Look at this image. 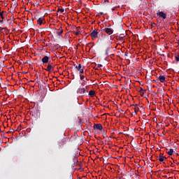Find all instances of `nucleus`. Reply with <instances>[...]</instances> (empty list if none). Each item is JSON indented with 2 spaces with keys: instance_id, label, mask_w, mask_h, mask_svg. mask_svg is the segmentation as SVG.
<instances>
[{
  "instance_id": "nucleus-1",
  "label": "nucleus",
  "mask_w": 179,
  "mask_h": 179,
  "mask_svg": "<svg viewBox=\"0 0 179 179\" xmlns=\"http://www.w3.org/2000/svg\"><path fill=\"white\" fill-rule=\"evenodd\" d=\"M99 34V32H97V29H94L92 31V32L90 34V36L92 37V40H94V38H97V36Z\"/></svg>"
},
{
  "instance_id": "nucleus-2",
  "label": "nucleus",
  "mask_w": 179,
  "mask_h": 179,
  "mask_svg": "<svg viewBox=\"0 0 179 179\" xmlns=\"http://www.w3.org/2000/svg\"><path fill=\"white\" fill-rule=\"evenodd\" d=\"M76 69H77V71H78L80 73H85V71L82 68L81 64H79L78 65L76 66Z\"/></svg>"
},
{
  "instance_id": "nucleus-3",
  "label": "nucleus",
  "mask_w": 179,
  "mask_h": 179,
  "mask_svg": "<svg viewBox=\"0 0 179 179\" xmlns=\"http://www.w3.org/2000/svg\"><path fill=\"white\" fill-rule=\"evenodd\" d=\"M103 31H106V34H108V36H111V34L114 33V30L110 28H105Z\"/></svg>"
},
{
  "instance_id": "nucleus-4",
  "label": "nucleus",
  "mask_w": 179,
  "mask_h": 179,
  "mask_svg": "<svg viewBox=\"0 0 179 179\" xmlns=\"http://www.w3.org/2000/svg\"><path fill=\"white\" fill-rule=\"evenodd\" d=\"M157 16H159V17H162V19H167V15L164 13L163 11L157 13Z\"/></svg>"
},
{
  "instance_id": "nucleus-5",
  "label": "nucleus",
  "mask_w": 179,
  "mask_h": 179,
  "mask_svg": "<svg viewBox=\"0 0 179 179\" xmlns=\"http://www.w3.org/2000/svg\"><path fill=\"white\" fill-rule=\"evenodd\" d=\"M42 62H43V65H44V64H48V62H50V57L48 56H45L42 58Z\"/></svg>"
},
{
  "instance_id": "nucleus-6",
  "label": "nucleus",
  "mask_w": 179,
  "mask_h": 179,
  "mask_svg": "<svg viewBox=\"0 0 179 179\" xmlns=\"http://www.w3.org/2000/svg\"><path fill=\"white\" fill-rule=\"evenodd\" d=\"M93 128L94 129H99V131H101L103 129V126L101 124H96L94 125Z\"/></svg>"
},
{
  "instance_id": "nucleus-7",
  "label": "nucleus",
  "mask_w": 179,
  "mask_h": 179,
  "mask_svg": "<svg viewBox=\"0 0 179 179\" xmlns=\"http://www.w3.org/2000/svg\"><path fill=\"white\" fill-rule=\"evenodd\" d=\"M77 93H79L80 94H85V93H86V88H79L77 90Z\"/></svg>"
},
{
  "instance_id": "nucleus-8",
  "label": "nucleus",
  "mask_w": 179,
  "mask_h": 179,
  "mask_svg": "<svg viewBox=\"0 0 179 179\" xmlns=\"http://www.w3.org/2000/svg\"><path fill=\"white\" fill-rule=\"evenodd\" d=\"M45 71L48 72H52L54 71V67L50 64H48L47 69H45Z\"/></svg>"
},
{
  "instance_id": "nucleus-9",
  "label": "nucleus",
  "mask_w": 179,
  "mask_h": 179,
  "mask_svg": "<svg viewBox=\"0 0 179 179\" xmlns=\"http://www.w3.org/2000/svg\"><path fill=\"white\" fill-rule=\"evenodd\" d=\"M158 80L162 83H164V82H166V77L164 76H159L158 77Z\"/></svg>"
},
{
  "instance_id": "nucleus-10",
  "label": "nucleus",
  "mask_w": 179,
  "mask_h": 179,
  "mask_svg": "<svg viewBox=\"0 0 179 179\" xmlns=\"http://www.w3.org/2000/svg\"><path fill=\"white\" fill-rule=\"evenodd\" d=\"M167 159V157H164V156H159L158 158V160H159L161 162H163L164 164H166V162H164L165 160Z\"/></svg>"
},
{
  "instance_id": "nucleus-11",
  "label": "nucleus",
  "mask_w": 179,
  "mask_h": 179,
  "mask_svg": "<svg viewBox=\"0 0 179 179\" xmlns=\"http://www.w3.org/2000/svg\"><path fill=\"white\" fill-rule=\"evenodd\" d=\"M43 20H44V17H39L37 20L38 24H40V26H41V24H43Z\"/></svg>"
},
{
  "instance_id": "nucleus-12",
  "label": "nucleus",
  "mask_w": 179,
  "mask_h": 179,
  "mask_svg": "<svg viewBox=\"0 0 179 179\" xmlns=\"http://www.w3.org/2000/svg\"><path fill=\"white\" fill-rule=\"evenodd\" d=\"M89 96H90L91 97L96 96V92L94 90H90L89 92Z\"/></svg>"
},
{
  "instance_id": "nucleus-13",
  "label": "nucleus",
  "mask_w": 179,
  "mask_h": 179,
  "mask_svg": "<svg viewBox=\"0 0 179 179\" xmlns=\"http://www.w3.org/2000/svg\"><path fill=\"white\" fill-rule=\"evenodd\" d=\"M55 30L58 31L57 32V36H61L64 33V31L61 29H55Z\"/></svg>"
},
{
  "instance_id": "nucleus-14",
  "label": "nucleus",
  "mask_w": 179,
  "mask_h": 179,
  "mask_svg": "<svg viewBox=\"0 0 179 179\" xmlns=\"http://www.w3.org/2000/svg\"><path fill=\"white\" fill-rule=\"evenodd\" d=\"M173 153H174V150H173V148L169 149V151L167 152L169 156H173Z\"/></svg>"
},
{
  "instance_id": "nucleus-15",
  "label": "nucleus",
  "mask_w": 179,
  "mask_h": 179,
  "mask_svg": "<svg viewBox=\"0 0 179 179\" xmlns=\"http://www.w3.org/2000/svg\"><path fill=\"white\" fill-rule=\"evenodd\" d=\"M175 59L176 62H179V52L175 54Z\"/></svg>"
},
{
  "instance_id": "nucleus-16",
  "label": "nucleus",
  "mask_w": 179,
  "mask_h": 179,
  "mask_svg": "<svg viewBox=\"0 0 179 179\" xmlns=\"http://www.w3.org/2000/svg\"><path fill=\"white\" fill-rule=\"evenodd\" d=\"M77 29H78V31L74 32V34H76V36H79V34H80V27H78Z\"/></svg>"
},
{
  "instance_id": "nucleus-17",
  "label": "nucleus",
  "mask_w": 179,
  "mask_h": 179,
  "mask_svg": "<svg viewBox=\"0 0 179 179\" xmlns=\"http://www.w3.org/2000/svg\"><path fill=\"white\" fill-rule=\"evenodd\" d=\"M57 12H61L62 13H64L65 12V10L64 8H58Z\"/></svg>"
},
{
  "instance_id": "nucleus-18",
  "label": "nucleus",
  "mask_w": 179,
  "mask_h": 179,
  "mask_svg": "<svg viewBox=\"0 0 179 179\" xmlns=\"http://www.w3.org/2000/svg\"><path fill=\"white\" fill-rule=\"evenodd\" d=\"M80 80H85V76L80 74Z\"/></svg>"
},
{
  "instance_id": "nucleus-19",
  "label": "nucleus",
  "mask_w": 179,
  "mask_h": 179,
  "mask_svg": "<svg viewBox=\"0 0 179 179\" xmlns=\"http://www.w3.org/2000/svg\"><path fill=\"white\" fill-rule=\"evenodd\" d=\"M0 17H1L2 20L5 19V17H3V11L0 13Z\"/></svg>"
},
{
  "instance_id": "nucleus-20",
  "label": "nucleus",
  "mask_w": 179,
  "mask_h": 179,
  "mask_svg": "<svg viewBox=\"0 0 179 179\" xmlns=\"http://www.w3.org/2000/svg\"><path fill=\"white\" fill-rule=\"evenodd\" d=\"M132 114H138V110H136V108H134V113H132Z\"/></svg>"
},
{
  "instance_id": "nucleus-21",
  "label": "nucleus",
  "mask_w": 179,
  "mask_h": 179,
  "mask_svg": "<svg viewBox=\"0 0 179 179\" xmlns=\"http://www.w3.org/2000/svg\"><path fill=\"white\" fill-rule=\"evenodd\" d=\"M81 85H82V86H85V85H86V81L85 80H83Z\"/></svg>"
},
{
  "instance_id": "nucleus-22",
  "label": "nucleus",
  "mask_w": 179,
  "mask_h": 179,
  "mask_svg": "<svg viewBox=\"0 0 179 179\" xmlns=\"http://www.w3.org/2000/svg\"><path fill=\"white\" fill-rule=\"evenodd\" d=\"M105 55H108V48L106 50Z\"/></svg>"
},
{
  "instance_id": "nucleus-23",
  "label": "nucleus",
  "mask_w": 179,
  "mask_h": 179,
  "mask_svg": "<svg viewBox=\"0 0 179 179\" xmlns=\"http://www.w3.org/2000/svg\"><path fill=\"white\" fill-rule=\"evenodd\" d=\"M103 66V64H98L97 68H101Z\"/></svg>"
},
{
  "instance_id": "nucleus-24",
  "label": "nucleus",
  "mask_w": 179,
  "mask_h": 179,
  "mask_svg": "<svg viewBox=\"0 0 179 179\" xmlns=\"http://www.w3.org/2000/svg\"><path fill=\"white\" fill-rule=\"evenodd\" d=\"M0 29H1V31H2V30H5V29H6V27H3V28L0 27Z\"/></svg>"
},
{
  "instance_id": "nucleus-25",
  "label": "nucleus",
  "mask_w": 179,
  "mask_h": 179,
  "mask_svg": "<svg viewBox=\"0 0 179 179\" xmlns=\"http://www.w3.org/2000/svg\"><path fill=\"white\" fill-rule=\"evenodd\" d=\"M0 23H1V24H3V20H0Z\"/></svg>"
},
{
  "instance_id": "nucleus-26",
  "label": "nucleus",
  "mask_w": 179,
  "mask_h": 179,
  "mask_svg": "<svg viewBox=\"0 0 179 179\" xmlns=\"http://www.w3.org/2000/svg\"><path fill=\"white\" fill-rule=\"evenodd\" d=\"M12 131H13V129H10L9 131L7 132V134H9V132H12Z\"/></svg>"
},
{
  "instance_id": "nucleus-27",
  "label": "nucleus",
  "mask_w": 179,
  "mask_h": 179,
  "mask_svg": "<svg viewBox=\"0 0 179 179\" xmlns=\"http://www.w3.org/2000/svg\"><path fill=\"white\" fill-rule=\"evenodd\" d=\"M125 57H128V52L124 53Z\"/></svg>"
},
{
  "instance_id": "nucleus-28",
  "label": "nucleus",
  "mask_w": 179,
  "mask_h": 179,
  "mask_svg": "<svg viewBox=\"0 0 179 179\" xmlns=\"http://www.w3.org/2000/svg\"><path fill=\"white\" fill-rule=\"evenodd\" d=\"M99 14H101V15H104V13L101 12V13H99Z\"/></svg>"
},
{
  "instance_id": "nucleus-29",
  "label": "nucleus",
  "mask_w": 179,
  "mask_h": 179,
  "mask_svg": "<svg viewBox=\"0 0 179 179\" xmlns=\"http://www.w3.org/2000/svg\"><path fill=\"white\" fill-rule=\"evenodd\" d=\"M145 94V92H142L141 96H143Z\"/></svg>"
},
{
  "instance_id": "nucleus-30",
  "label": "nucleus",
  "mask_w": 179,
  "mask_h": 179,
  "mask_svg": "<svg viewBox=\"0 0 179 179\" xmlns=\"http://www.w3.org/2000/svg\"><path fill=\"white\" fill-rule=\"evenodd\" d=\"M141 92H143V88H141Z\"/></svg>"
},
{
  "instance_id": "nucleus-31",
  "label": "nucleus",
  "mask_w": 179,
  "mask_h": 179,
  "mask_svg": "<svg viewBox=\"0 0 179 179\" xmlns=\"http://www.w3.org/2000/svg\"><path fill=\"white\" fill-rule=\"evenodd\" d=\"M131 106H138V104H133V105H131Z\"/></svg>"
},
{
  "instance_id": "nucleus-32",
  "label": "nucleus",
  "mask_w": 179,
  "mask_h": 179,
  "mask_svg": "<svg viewBox=\"0 0 179 179\" xmlns=\"http://www.w3.org/2000/svg\"><path fill=\"white\" fill-rule=\"evenodd\" d=\"M159 156H163V154L160 153Z\"/></svg>"
},
{
  "instance_id": "nucleus-33",
  "label": "nucleus",
  "mask_w": 179,
  "mask_h": 179,
  "mask_svg": "<svg viewBox=\"0 0 179 179\" xmlns=\"http://www.w3.org/2000/svg\"><path fill=\"white\" fill-rule=\"evenodd\" d=\"M112 10H115V8H113Z\"/></svg>"
},
{
  "instance_id": "nucleus-34",
  "label": "nucleus",
  "mask_w": 179,
  "mask_h": 179,
  "mask_svg": "<svg viewBox=\"0 0 179 179\" xmlns=\"http://www.w3.org/2000/svg\"><path fill=\"white\" fill-rule=\"evenodd\" d=\"M121 38H122V37H120V40H121Z\"/></svg>"
},
{
  "instance_id": "nucleus-35",
  "label": "nucleus",
  "mask_w": 179,
  "mask_h": 179,
  "mask_svg": "<svg viewBox=\"0 0 179 179\" xmlns=\"http://www.w3.org/2000/svg\"><path fill=\"white\" fill-rule=\"evenodd\" d=\"M45 82H48V80H45Z\"/></svg>"
},
{
  "instance_id": "nucleus-36",
  "label": "nucleus",
  "mask_w": 179,
  "mask_h": 179,
  "mask_svg": "<svg viewBox=\"0 0 179 179\" xmlns=\"http://www.w3.org/2000/svg\"><path fill=\"white\" fill-rule=\"evenodd\" d=\"M120 36H124V34H120Z\"/></svg>"
},
{
  "instance_id": "nucleus-37",
  "label": "nucleus",
  "mask_w": 179,
  "mask_h": 179,
  "mask_svg": "<svg viewBox=\"0 0 179 179\" xmlns=\"http://www.w3.org/2000/svg\"><path fill=\"white\" fill-rule=\"evenodd\" d=\"M22 73H26V72H22Z\"/></svg>"
},
{
  "instance_id": "nucleus-38",
  "label": "nucleus",
  "mask_w": 179,
  "mask_h": 179,
  "mask_svg": "<svg viewBox=\"0 0 179 179\" xmlns=\"http://www.w3.org/2000/svg\"><path fill=\"white\" fill-rule=\"evenodd\" d=\"M7 22H9V20H7Z\"/></svg>"
},
{
  "instance_id": "nucleus-39",
  "label": "nucleus",
  "mask_w": 179,
  "mask_h": 179,
  "mask_svg": "<svg viewBox=\"0 0 179 179\" xmlns=\"http://www.w3.org/2000/svg\"><path fill=\"white\" fill-rule=\"evenodd\" d=\"M86 80H89L87 78H86Z\"/></svg>"
},
{
  "instance_id": "nucleus-40",
  "label": "nucleus",
  "mask_w": 179,
  "mask_h": 179,
  "mask_svg": "<svg viewBox=\"0 0 179 179\" xmlns=\"http://www.w3.org/2000/svg\"><path fill=\"white\" fill-rule=\"evenodd\" d=\"M152 24H155V23H152Z\"/></svg>"
},
{
  "instance_id": "nucleus-41",
  "label": "nucleus",
  "mask_w": 179,
  "mask_h": 179,
  "mask_svg": "<svg viewBox=\"0 0 179 179\" xmlns=\"http://www.w3.org/2000/svg\"><path fill=\"white\" fill-rule=\"evenodd\" d=\"M120 111H122V110H120Z\"/></svg>"
},
{
  "instance_id": "nucleus-42",
  "label": "nucleus",
  "mask_w": 179,
  "mask_h": 179,
  "mask_svg": "<svg viewBox=\"0 0 179 179\" xmlns=\"http://www.w3.org/2000/svg\"><path fill=\"white\" fill-rule=\"evenodd\" d=\"M120 111H122V110H120Z\"/></svg>"
},
{
  "instance_id": "nucleus-43",
  "label": "nucleus",
  "mask_w": 179,
  "mask_h": 179,
  "mask_svg": "<svg viewBox=\"0 0 179 179\" xmlns=\"http://www.w3.org/2000/svg\"><path fill=\"white\" fill-rule=\"evenodd\" d=\"M120 111H122V110H120Z\"/></svg>"
}]
</instances>
